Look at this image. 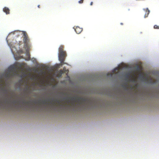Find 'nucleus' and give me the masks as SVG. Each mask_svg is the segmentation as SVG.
<instances>
[{
	"label": "nucleus",
	"instance_id": "26",
	"mask_svg": "<svg viewBox=\"0 0 159 159\" xmlns=\"http://www.w3.org/2000/svg\"><path fill=\"white\" fill-rule=\"evenodd\" d=\"M34 103H36V101H35V102H34Z\"/></svg>",
	"mask_w": 159,
	"mask_h": 159
},
{
	"label": "nucleus",
	"instance_id": "15",
	"mask_svg": "<svg viewBox=\"0 0 159 159\" xmlns=\"http://www.w3.org/2000/svg\"><path fill=\"white\" fill-rule=\"evenodd\" d=\"M13 69V67H10L9 68V70H10L11 71H12Z\"/></svg>",
	"mask_w": 159,
	"mask_h": 159
},
{
	"label": "nucleus",
	"instance_id": "24",
	"mask_svg": "<svg viewBox=\"0 0 159 159\" xmlns=\"http://www.w3.org/2000/svg\"><path fill=\"white\" fill-rule=\"evenodd\" d=\"M39 102V103H40V101H39V102Z\"/></svg>",
	"mask_w": 159,
	"mask_h": 159
},
{
	"label": "nucleus",
	"instance_id": "3",
	"mask_svg": "<svg viewBox=\"0 0 159 159\" xmlns=\"http://www.w3.org/2000/svg\"><path fill=\"white\" fill-rule=\"evenodd\" d=\"M66 56V52L59 53L58 56L59 60L61 63L63 62Z\"/></svg>",
	"mask_w": 159,
	"mask_h": 159
},
{
	"label": "nucleus",
	"instance_id": "17",
	"mask_svg": "<svg viewBox=\"0 0 159 159\" xmlns=\"http://www.w3.org/2000/svg\"><path fill=\"white\" fill-rule=\"evenodd\" d=\"M61 65H63V64H66V63L64 62V61H63V62L61 63Z\"/></svg>",
	"mask_w": 159,
	"mask_h": 159
},
{
	"label": "nucleus",
	"instance_id": "12",
	"mask_svg": "<svg viewBox=\"0 0 159 159\" xmlns=\"http://www.w3.org/2000/svg\"><path fill=\"white\" fill-rule=\"evenodd\" d=\"M63 71L62 70H60L59 71V73L60 75H61L63 73Z\"/></svg>",
	"mask_w": 159,
	"mask_h": 159
},
{
	"label": "nucleus",
	"instance_id": "10",
	"mask_svg": "<svg viewBox=\"0 0 159 159\" xmlns=\"http://www.w3.org/2000/svg\"><path fill=\"white\" fill-rule=\"evenodd\" d=\"M63 71V72L67 74L68 72V70L66 69L65 67H64L63 68V70H62Z\"/></svg>",
	"mask_w": 159,
	"mask_h": 159
},
{
	"label": "nucleus",
	"instance_id": "9",
	"mask_svg": "<svg viewBox=\"0 0 159 159\" xmlns=\"http://www.w3.org/2000/svg\"><path fill=\"white\" fill-rule=\"evenodd\" d=\"M50 101L49 99H48L47 101L46 100H43L41 102V103H42L43 104H48V102H49Z\"/></svg>",
	"mask_w": 159,
	"mask_h": 159
},
{
	"label": "nucleus",
	"instance_id": "23",
	"mask_svg": "<svg viewBox=\"0 0 159 159\" xmlns=\"http://www.w3.org/2000/svg\"><path fill=\"white\" fill-rule=\"evenodd\" d=\"M120 24H121V25H123V23H120Z\"/></svg>",
	"mask_w": 159,
	"mask_h": 159
},
{
	"label": "nucleus",
	"instance_id": "22",
	"mask_svg": "<svg viewBox=\"0 0 159 159\" xmlns=\"http://www.w3.org/2000/svg\"><path fill=\"white\" fill-rule=\"evenodd\" d=\"M67 102H68V103H69L70 102V101H67Z\"/></svg>",
	"mask_w": 159,
	"mask_h": 159
},
{
	"label": "nucleus",
	"instance_id": "1",
	"mask_svg": "<svg viewBox=\"0 0 159 159\" xmlns=\"http://www.w3.org/2000/svg\"><path fill=\"white\" fill-rule=\"evenodd\" d=\"M69 98L71 99V104L73 106L75 105V102H77L80 105L84 104L87 102L86 99L82 98H77L76 99V98L73 97Z\"/></svg>",
	"mask_w": 159,
	"mask_h": 159
},
{
	"label": "nucleus",
	"instance_id": "21",
	"mask_svg": "<svg viewBox=\"0 0 159 159\" xmlns=\"http://www.w3.org/2000/svg\"><path fill=\"white\" fill-rule=\"evenodd\" d=\"M66 98H63V100H66Z\"/></svg>",
	"mask_w": 159,
	"mask_h": 159
},
{
	"label": "nucleus",
	"instance_id": "14",
	"mask_svg": "<svg viewBox=\"0 0 159 159\" xmlns=\"http://www.w3.org/2000/svg\"><path fill=\"white\" fill-rule=\"evenodd\" d=\"M55 102H57L59 104H60V102H61L60 101H59V100H55Z\"/></svg>",
	"mask_w": 159,
	"mask_h": 159
},
{
	"label": "nucleus",
	"instance_id": "13",
	"mask_svg": "<svg viewBox=\"0 0 159 159\" xmlns=\"http://www.w3.org/2000/svg\"><path fill=\"white\" fill-rule=\"evenodd\" d=\"M154 28L155 29H159V26L157 25H155L154 26Z\"/></svg>",
	"mask_w": 159,
	"mask_h": 159
},
{
	"label": "nucleus",
	"instance_id": "16",
	"mask_svg": "<svg viewBox=\"0 0 159 159\" xmlns=\"http://www.w3.org/2000/svg\"><path fill=\"white\" fill-rule=\"evenodd\" d=\"M84 0H80L79 1V3H82L83 2Z\"/></svg>",
	"mask_w": 159,
	"mask_h": 159
},
{
	"label": "nucleus",
	"instance_id": "6",
	"mask_svg": "<svg viewBox=\"0 0 159 159\" xmlns=\"http://www.w3.org/2000/svg\"><path fill=\"white\" fill-rule=\"evenodd\" d=\"M144 10H145V13L144 17L145 18H146L148 16L150 13V11L148 8H146V9H144Z\"/></svg>",
	"mask_w": 159,
	"mask_h": 159
},
{
	"label": "nucleus",
	"instance_id": "4",
	"mask_svg": "<svg viewBox=\"0 0 159 159\" xmlns=\"http://www.w3.org/2000/svg\"><path fill=\"white\" fill-rule=\"evenodd\" d=\"M75 30L77 34H79L82 31L83 29L79 26H76Z\"/></svg>",
	"mask_w": 159,
	"mask_h": 159
},
{
	"label": "nucleus",
	"instance_id": "7",
	"mask_svg": "<svg viewBox=\"0 0 159 159\" xmlns=\"http://www.w3.org/2000/svg\"><path fill=\"white\" fill-rule=\"evenodd\" d=\"M63 46H61L59 48V53H62L63 52H65L63 50Z\"/></svg>",
	"mask_w": 159,
	"mask_h": 159
},
{
	"label": "nucleus",
	"instance_id": "18",
	"mask_svg": "<svg viewBox=\"0 0 159 159\" xmlns=\"http://www.w3.org/2000/svg\"><path fill=\"white\" fill-rule=\"evenodd\" d=\"M93 2H91V3H90V5H93Z\"/></svg>",
	"mask_w": 159,
	"mask_h": 159
},
{
	"label": "nucleus",
	"instance_id": "11",
	"mask_svg": "<svg viewBox=\"0 0 159 159\" xmlns=\"http://www.w3.org/2000/svg\"><path fill=\"white\" fill-rule=\"evenodd\" d=\"M26 55L28 57V60L30 59V53L28 52V49L29 48H26Z\"/></svg>",
	"mask_w": 159,
	"mask_h": 159
},
{
	"label": "nucleus",
	"instance_id": "19",
	"mask_svg": "<svg viewBox=\"0 0 159 159\" xmlns=\"http://www.w3.org/2000/svg\"><path fill=\"white\" fill-rule=\"evenodd\" d=\"M16 102H16V101H14L13 102V103H16Z\"/></svg>",
	"mask_w": 159,
	"mask_h": 159
},
{
	"label": "nucleus",
	"instance_id": "8",
	"mask_svg": "<svg viewBox=\"0 0 159 159\" xmlns=\"http://www.w3.org/2000/svg\"><path fill=\"white\" fill-rule=\"evenodd\" d=\"M30 103V101H26L25 100H24L22 101V103L24 105H29Z\"/></svg>",
	"mask_w": 159,
	"mask_h": 159
},
{
	"label": "nucleus",
	"instance_id": "27",
	"mask_svg": "<svg viewBox=\"0 0 159 159\" xmlns=\"http://www.w3.org/2000/svg\"><path fill=\"white\" fill-rule=\"evenodd\" d=\"M88 102H89V103L90 102H89V101H88Z\"/></svg>",
	"mask_w": 159,
	"mask_h": 159
},
{
	"label": "nucleus",
	"instance_id": "5",
	"mask_svg": "<svg viewBox=\"0 0 159 159\" xmlns=\"http://www.w3.org/2000/svg\"><path fill=\"white\" fill-rule=\"evenodd\" d=\"M3 11L6 13L7 14H9L10 13V10L7 7H5L3 9Z\"/></svg>",
	"mask_w": 159,
	"mask_h": 159
},
{
	"label": "nucleus",
	"instance_id": "20",
	"mask_svg": "<svg viewBox=\"0 0 159 159\" xmlns=\"http://www.w3.org/2000/svg\"><path fill=\"white\" fill-rule=\"evenodd\" d=\"M38 8H40V5H38Z\"/></svg>",
	"mask_w": 159,
	"mask_h": 159
},
{
	"label": "nucleus",
	"instance_id": "2",
	"mask_svg": "<svg viewBox=\"0 0 159 159\" xmlns=\"http://www.w3.org/2000/svg\"><path fill=\"white\" fill-rule=\"evenodd\" d=\"M23 33V41L25 48H29L30 47V39L26 32L25 31H22Z\"/></svg>",
	"mask_w": 159,
	"mask_h": 159
},
{
	"label": "nucleus",
	"instance_id": "25",
	"mask_svg": "<svg viewBox=\"0 0 159 159\" xmlns=\"http://www.w3.org/2000/svg\"><path fill=\"white\" fill-rule=\"evenodd\" d=\"M52 102H50V103H51V104H52Z\"/></svg>",
	"mask_w": 159,
	"mask_h": 159
}]
</instances>
